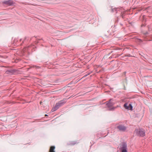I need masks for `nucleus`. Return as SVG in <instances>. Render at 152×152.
Returning a JSON list of instances; mask_svg holds the SVG:
<instances>
[{"label":"nucleus","mask_w":152,"mask_h":152,"mask_svg":"<svg viewBox=\"0 0 152 152\" xmlns=\"http://www.w3.org/2000/svg\"><path fill=\"white\" fill-rule=\"evenodd\" d=\"M67 102L66 99L64 98L63 99L60 100L58 103L56 104L55 106L53 107L51 110L53 112L58 110L60 107L63 105Z\"/></svg>","instance_id":"f257e3e1"},{"label":"nucleus","mask_w":152,"mask_h":152,"mask_svg":"<svg viewBox=\"0 0 152 152\" xmlns=\"http://www.w3.org/2000/svg\"><path fill=\"white\" fill-rule=\"evenodd\" d=\"M112 100H113V99H110L108 101L106 102L103 103V104H106L107 107L109 108L108 109V110L109 111H114L117 107H116L110 108L111 107L113 106L115 104L114 103L112 102L111 101Z\"/></svg>","instance_id":"f03ea898"},{"label":"nucleus","mask_w":152,"mask_h":152,"mask_svg":"<svg viewBox=\"0 0 152 152\" xmlns=\"http://www.w3.org/2000/svg\"><path fill=\"white\" fill-rule=\"evenodd\" d=\"M31 38L28 37H26L23 40L22 42H21L22 41V39H20L19 40H17L16 43H17L16 44L17 45H23V44H24L25 45H26L27 44V43L29 42L32 39V38Z\"/></svg>","instance_id":"7ed1b4c3"},{"label":"nucleus","mask_w":152,"mask_h":152,"mask_svg":"<svg viewBox=\"0 0 152 152\" xmlns=\"http://www.w3.org/2000/svg\"><path fill=\"white\" fill-rule=\"evenodd\" d=\"M134 132L138 136L143 137L145 135V131L140 129H136L134 130Z\"/></svg>","instance_id":"20e7f679"},{"label":"nucleus","mask_w":152,"mask_h":152,"mask_svg":"<svg viewBox=\"0 0 152 152\" xmlns=\"http://www.w3.org/2000/svg\"><path fill=\"white\" fill-rule=\"evenodd\" d=\"M120 149L121 152H128L127 144L126 142H123L122 146L120 148Z\"/></svg>","instance_id":"39448f33"},{"label":"nucleus","mask_w":152,"mask_h":152,"mask_svg":"<svg viewBox=\"0 0 152 152\" xmlns=\"http://www.w3.org/2000/svg\"><path fill=\"white\" fill-rule=\"evenodd\" d=\"M14 3V0L4 1H3L2 2L3 5H6L8 6H12Z\"/></svg>","instance_id":"423d86ee"},{"label":"nucleus","mask_w":152,"mask_h":152,"mask_svg":"<svg viewBox=\"0 0 152 152\" xmlns=\"http://www.w3.org/2000/svg\"><path fill=\"white\" fill-rule=\"evenodd\" d=\"M124 107L127 110H133V107L132 103H130L128 105L127 103H125L124 105Z\"/></svg>","instance_id":"0eeeda50"},{"label":"nucleus","mask_w":152,"mask_h":152,"mask_svg":"<svg viewBox=\"0 0 152 152\" xmlns=\"http://www.w3.org/2000/svg\"><path fill=\"white\" fill-rule=\"evenodd\" d=\"M117 128L121 131H125L126 129V127L122 125H119L117 126Z\"/></svg>","instance_id":"6e6552de"},{"label":"nucleus","mask_w":152,"mask_h":152,"mask_svg":"<svg viewBox=\"0 0 152 152\" xmlns=\"http://www.w3.org/2000/svg\"><path fill=\"white\" fill-rule=\"evenodd\" d=\"M18 70L15 69L7 70L6 71V73L7 74L12 75L15 73Z\"/></svg>","instance_id":"1a4fd4ad"},{"label":"nucleus","mask_w":152,"mask_h":152,"mask_svg":"<svg viewBox=\"0 0 152 152\" xmlns=\"http://www.w3.org/2000/svg\"><path fill=\"white\" fill-rule=\"evenodd\" d=\"M120 8L119 7L113 8L112 7L111 8V11L112 12H115L116 13H118V11H120Z\"/></svg>","instance_id":"9d476101"},{"label":"nucleus","mask_w":152,"mask_h":152,"mask_svg":"<svg viewBox=\"0 0 152 152\" xmlns=\"http://www.w3.org/2000/svg\"><path fill=\"white\" fill-rule=\"evenodd\" d=\"M55 147L54 146H52L50 147L49 150V152H55Z\"/></svg>","instance_id":"9b49d317"},{"label":"nucleus","mask_w":152,"mask_h":152,"mask_svg":"<svg viewBox=\"0 0 152 152\" xmlns=\"http://www.w3.org/2000/svg\"><path fill=\"white\" fill-rule=\"evenodd\" d=\"M77 143V142L76 141H71L69 142V145H75Z\"/></svg>","instance_id":"f8f14e48"},{"label":"nucleus","mask_w":152,"mask_h":152,"mask_svg":"<svg viewBox=\"0 0 152 152\" xmlns=\"http://www.w3.org/2000/svg\"><path fill=\"white\" fill-rule=\"evenodd\" d=\"M125 12H124L123 13L121 12V16L122 17V18L123 19H124V16L125 15Z\"/></svg>","instance_id":"ddd939ff"},{"label":"nucleus","mask_w":152,"mask_h":152,"mask_svg":"<svg viewBox=\"0 0 152 152\" xmlns=\"http://www.w3.org/2000/svg\"><path fill=\"white\" fill-rule=\"evenodd\" d=\"M137 42L140 43H142L143 42L142 40L140 39L137 38Z\"/></svg>","instance_id":"4468645a"},{"label":"nucleus","mask_w":152,"mask_h":152,"mask_svg":"<svg viewBox=\"0 0 152 152\" xmlns=\"http://www.w3.org/2000/svg\"><path fill=\"white\" fill-rule=\"evenodd\" d=\"M115 26H114L113 27V26H112V30L113 31V32H114L115 31Z\"/></svg>","instance_id":"2eb2a0df"},{"label":"nucleus","mask_w":152,"mask_h":152,"mask_svg":"<svg viewBox=\"0 0 152 152\" xmlns=\"http://www.w3.org/2000/svg\"><path fill=\"white\" fill-rule=\"evenodd\" d=\"M131 56L130 55V54H128L127 55H125V57H130Z\"/></svg>","instance_id":"dca6fc26"},{"label":"nucleus","mask_w":152,"mask_h":152,"mask_svg":"<svg viewBox=\"0 0 152 152\" xmlns=\"http://www.w3.org/2000/svg\"><path fill=\"white\" fill-rule=\"evenodd\" d=\"M144 34L145 35H147L148 34V33L147 32H145V33H144Z\"/></svg>","instance_id":"f3484780"},{"label":"nucleus","mask_w":152,"mask_h":152,"mask_svg":"<svg viewBox=\"0 0 152 152\" xmlns=\"http://www.w3.org/2000/svg\"><path fill=\"white\" fill-rule=\"evenodd\" d=\"M91 72H88L86 74H87V75H89L91 73Z\"/></svg>","instance_id":"a211bd4d"},{"label":"nucleus","mask_w":152,"mask_h":152,"mask_svg":"<svg viewBox=\"0 0 152 152\" xmlns=\"http://www.w3.org/2000/svg\"><path fill=\"white\" fill-rule=\"evenodd\" d=\"M39 40H37V41H35V43H38L39 42L38 41Z\"/></svg>","instance_id":"6ab92c4d"},{"label":"nucleus","mask_w":152,"mask_h":152,"mask_svg":"<svg viewBox=\"0 0 152 152\" xmlns=\"http://www.w3.org/2000/svg\"><path fill=\"white\" fill-rule=\"evenodd\" d=\"M30 47L29 46H28L27 47L28 49H29V48H30Z\"/></svg>","instance_id":"aec40b11"},{"label":"nucleus","mask_w":152,"mask_h":152,"mask_svg":"<svg viewBox=\"0 0 152 152\" xmlns=\"http://www.w3.org/2000/svg\"><path fill=\"white\" fill-rule=\"evenodd\" d=\"M118 21H119V19H118V18H117V19L116 22H118Z\"/></svg>","instance_id":"412c9836"},{"label":"nucleus","mask_w":152,"mask_h":152,"mask_svg":"<svg viewBox=\"0 0 152 152\" xmlns=\"http://www.w3.org/2000/svg\"><path fill=\"white\" fill-rule=\"evenodd\" d=\"M88 75H87V74H86L85 75H84V77H86L87 76H88Z\"/></svg>","instance_id":"4be33fe9"},{"label":"nucleus","mask_w":152,"mask_h":152,"mask_svg":"<svg viewBox=\"0 0 152 152\" xmlns=\"http://www.w3.org/2000/svg\"><path fill=\"white\" fill-rule=\"evenodd\" d=\"M105 36L106 37H109L108 36H107V35H106V34H105Z\"/></svg>","instance_id":"5701e85b"},{"label":"nucleus","mask_w":152,"mask_h":152,"mask_svg":"<svg viewBox=\"0 0 152 152\" xmlns=\"http://www.w3.org/2000/svg\"><path fill=\"white\" fill-rule=\"evenodd\" d=\"M120 24L121 25V26H122L123 25V24H122L121 23H120Z\"/></svg>","instance_id":"b1692460"},{"label":"nucleus","mask_w":152,"mask_h":152,"mask_svg":"<svg viewBox=\"0 0 152 152\" xmlns=\"http://www.w3.org/2000/svg\"><path fill=\"white\" fill-rule=\"evenodd\" d=\"M36 67H37L38 68H39L40 67H39V66H36Z\"/></svg>","instance_id":"393cba45"},{"label":"nucleus","mask_w":152,"mask_h":152,"mask_svg":"<svg viewBox=\"0 0 152 152\" xmlns=\"http://www.w3.org/2000/svg\"><path fill=\"white\" fill-rule=\"evenodd\" d=\"M126 72H124V74H126Z\"/></svg>","instance_id":"a878e982"},{"label":"nucleus","mask_w":152,"mask_h":152,"mask_svg":"<svg viewBox=\"0 0 152 152\" xmlns=\"http://www.w3.org/2000/svg\"><path fill=\"white\" fill-rule=\"evenodd\" d=\"M45 116H48V115L47 114H45Z\"/></svg>","instance_id":"bb28decb"},{"label":"nucleus","mask_w":152,"mask_h":152,"mask_svg":"<svg viewBox=\"0 0 152 152\" xmlns=\"http://www.w3.org/2000/svg\"><path fill=\"white\" fill-rule=\"evenodd\" d=\"M144 26V25H142V26Z\"/></svg>","instance_id":"cd10ccee"},{"label":"nucleus","mask_w":152,"mask_h":152,"mask_svg":"<svg viewBox=\"0 0 152 152\" xmlns=\"http://www.w3.org/2000/svg\"><path fill=\"white\" fill-rule=\"evenodd\" d=\"M41 39L43 40L42 39H39V40H41Z\"/></svg>","instance_id":"c85d7f7f"}]
</instances>
